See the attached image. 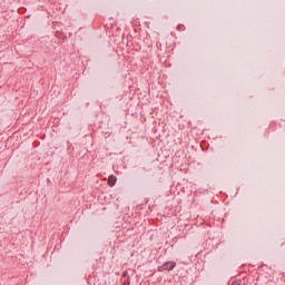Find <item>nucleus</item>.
I'll return each instance as SVG.
<instances>
[{
  "mask_svg": "<svg viewBox=\"0 0 285 285\" xmlns=\"http://www.w3.org/2000/svg\"><path fill=\"white\" fill-rule=\"evenodd\" d=\"M175 266H177V263L175 262H167L165 265H164V268L166 271H173V268H175Z\"/></svg>",
  "mask_w": 285,
  "mask_h": 285,
  "instance_id": "nucleus-1",
  "label": "nucleus"
},
{
  "mask_svg": "<svg viewBox=\"0 0 285 285\" xmlns=\"http://www.w3.org/2000/svg\"><path fill=\"white\" fill-rule=\"evenodd\" d=\"M115 184H117V177H115V176H109V178H108V185L109 186H115Z\"/></svg>",
  "mask_w": 285,
  "mask_h": 285,
  "instance_id": "nucleus-2",
  "label": "nucleus"
},
{
  "mask_svg": "<svg viewBox=\"0 0 285 285\" xmlns=\"http://www.w3.org/2000/svg\"><path fill=\"white\" fill-rule=\"evenodd\" d=\"M124 285H128V283H124Z\"/></svg>",
  "mask_w": 285,
  "mask_h": 285,
  "instance_id": "nucleus-3",
  "label": "nucleus"
},
{
  "mask_svg": "<svg viewBox=\"0 0 285 285\" xmlns=\"http://www.w3.org/2000/svg\"><path fill=\"white\" fill-rule=\"evenodd\" d=\"M124 285H128V283H124Z\"/></svg>",
  "mask_w": 285,
  "mask_h": 285,
  "instance_id": "nucleus-4",
  "label": "nucleus"
}]
</instances>
